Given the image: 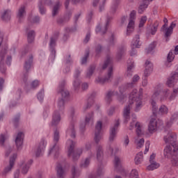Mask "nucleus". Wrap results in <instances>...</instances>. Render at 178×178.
<instances>
[{
  "mask_svg": "<svg viewBox=\"0 0 178 178\" xmlns=\"http://www.w3.org/2000/svg\"><path fill=\"white\" fill-rule=\"evenodd\" d=\"M45 147H47V141L42 140L39 143L38 146L35 149L34 154L36 158H40V156H42V154L44 150L45 149Z\"/></svg>",
  "mask_w": 178,
  "mask_h": 178,
  "instance_id": "11",
  "label": "nucleus"
},
{
  "mask_svg": "<svg viewBox=\"0 0 178 178\" xmlns=\"http://www.w3.org/2000/svg\"><path fill=\"white\" fill-rule=\"evenodd\" d=\"M156 127H158V122L155 118H151L148 126V131L151 134L156 131Z\"/></svg>",
  "mask_w": 178,
  "mask_h": 178,
  "instance_id": "23",
  "label": "nucleus"
},
{
  "mask_svg": "<svg viewBox=\"0 0 178 178\" xmlns=\"http://www.w3.org/2000/svg\"><path fill=\"white\" fill-rule=\"evenodd\" d=\"M153 70H154V65L151 61L147 60L145 63L144 76L145 77H148V76H149V74L152 73Z\"/></svg>",
  "mask_w": 178,
  "mask_h": 178,
  "instance_id": "21",
  "label": "nucleus"
},
{
  "mask_svg": "<svg viewBox=\"0 0 178 178\" xmlns=\"http://www.w3.org/2000/svg\"><path fill=\"white\" fill-rule=\"evenodd\" d=\"M35 35V33L34 32V31H30L29 32H28L27 38H28V42L29 44H31V42L34 41Z\"/></svg>",
  "mask_w": 178,
  "mask_h": 178,
  "instance_id": "47",
  "label": "nucleus"
},
{
  "mask_svg": "<svg viewBox=\"0 0 178 178\" xmlns=\"http://www.w3.org/2000/svg\"><path fill=\"white\" fill-rule=\"evenodd\" d=\"M66 136L72 137V138H76V130H74V123H71L70 127L67 129Z\"/></svg>",
  "mask_w": 178,
  "mask_h": 178,
  "instance_id": "27",
  "label": "nucleus"
},
{
  "mask_svg": "<svg viewBox=\"0 0 178 178\" xmlns=\"http://www.w3.org/2000/svg\"><path fill=\"white\" fill-rule=\"evenodd\" d=\"M178 92V88H174L173 89V92H171L170 96L168 97L169 98V101H172V99H175V98H176V94H177Z\"/></svg>",
  "mask_w": 178,
  "mask_h": 178,
  "instance_id": "59",
  "label": "nucleus"
},
{
  "mask_svg": "<svg viewBox=\"0 0 178 178\" xmlns=\"http://www.w3.org/2000/svg\"><path fill=\"white\" fill-rule=\"evenodd\" d=\"M42 3L44 5H51V0H42L40 3V5H39V9L41 15H44L45 13V10L44 8H42Z\"/></svg>",
  "mask_w": 178,
  "mask_h": 178,
  "instance_id": "38",
  "label": "nucleus"
},
{
  "mask_svg": "<svg viewBox=\"0 0 178 178\" xmlns=\"http://www.w3.org/2000/svg\"><path fill=\"white\" fill-rule=\"evenodd\" d=\"M60 2L58 1L56 5L54 6L52 11V16H56L58 15V12L59 11V8H60Z\"/></svg>",
  "mask_w": 178,
  "mask_h": 178,
  "instance_id": "48",
  "label": "nucleus"
},
{
  "mask_svg": "<svg viewBox=\"0 0 178 178\" xmlns=\"http://www.w3.org/2000/svg\"><path fill=\"white\" fill-rule=\"evenodd\" d=\"M178 80V67L175 72H172L171 76L168 79L167 86L168 87H172V86H175V83H177Z\"/></svg>",
  "mask_w": 178,
  "mask_h": 178,
  "instance_id": "17",
  "label": "nucleus"
},
{
  "mask_svg": "<svg viewBox=\"0 0 178 178\" xmlns=\"http://www.w3.org/2000/svg\"><path fill=\"white\" fill-rule=\"evenodd\" d=\"M102 129V122L98 121L95 126V141L98 143L101 141V138H102V135H101V130Z\"/></svg>",
  "mask_w": 178,
  "mask_h": 178,
  "instance_id": "14",
  "label": "nucleus"
},
{
  "mask_svg": "<svg viewBox=\"0 0 178 178\" xmlns=\"http://www.w3.org/2000/svg\"><path fill=\"white\" fill-rule=\"evenodd\" d=\"M94 104V97L90 96L88 98L86 104L83 106V112H86L87 109H90Z\"/></svg>",
  "mask_w": 178,
  "mask_h": 178,
  "instance_id": "31",
  "label": "nucleus"
},
{
  "mask_svg": "<svg viewBox=\"0 0 178 178\" xmlns=\"http://www.w3.org/2000/svg\"><path fill=\"white\" fill-rule=\"evenodd\" d=\"M60 119L61 118L59 112H58V111H54L52 116L51 126H58L60 122Z\"/></svg>",
  "mask_w": 178,
  "mask_h": 178,
  "instance_id": "24",
  "label": "nucleus"
},
{
  "mask_svg": "<svg viewBox=\"0 0 178 178\" xmlns=\"http://www.w3.org/2000/svg\"><path fill=\"white\" fill-rule=\"evenodd\" d=\"M38 86H40V81L38 80H35L31 82L30 87L31 88H37Z\"/></svg>",
  "mask_w": 178,
  "mask_h": 178,
  "instance_id": "60",
  "label": "nucleus"
},
{
  "mask_svg": "<svg viewBox=\"0 0 178 178\" xmlns=\"http://www.w3.org/2000/svg\"><path fill=\"white\" fill-rule=\"evenodd\" d=\"M158 26H159V22L156 21L150 29V34H152V35H155L156 33V31H158Z\"/></svg>",
  "mask_w": 178,
  "mask_h": 178,
  "instance_id": "43",
  "label": "nucleus"
},
{
  "mask_svg": "<svg viewBox=\"0 0 178 178\" xmlns=\"http://www.w3.org/2000/svg\"><path fill=\"white\" fill-rule=\"evenodd\" d=\"M120 124V122H119V120H115L114 125L111 127L109 141H113L115 138H116Z\"/></svg>",
  "mask_w": 178,
  "mask_h": 178,
  "instance_id": "12",
  "label": "nucleus"
},
{
  "mask_svg": "<svg viewBox=\"0 0 178 178\" xmlns=\"http://www.w3.org/2000/svg\"><path fill=\"white\" fill-rule=\"evenodd\" d=\"M94 70H95V65H92L89 67L86 72V77H88V79H90V77L92 76V74H94Z\"/></svg>",
  "mask_w": 178,
  "mask_h": 178,
  "instance_id": "54",
  "label": "nucleus"
},
{
  "mask_svg": "<svg viewBox=\"0 0 178 178\" xmlns=\"http://www.w3.org/2000/svg\"><path fill=\"white\" fill-rule=\"evenodd\" d=\"M144 138L140 137V138H137L135 140V144L136 145V148L137 149H140V148H142L143 145H144Z\"/></svg>",
  "mask_w": 178,
  "mask_h": 178,
  "instance_id": "34",
  "label": "nucleus"
},
{
  "mask_svg": "<svg viewBox=\"0 0 178 178\" xmlns=\"http://www.w3.org/2000/svg\"><path fill=\"white\" fill-rule=\"evenodd\" d=\"M90 165V159L86 158L85 161L81 164V168H87Z\"/></svg>",
  "mask_w": 178,
  "mask_h": 178,
  "instance_id": "63",
  "label": "nucleus"
},
{
  "mask_svg": "<svg viewBox=\"0 0 178 178\" xmlns=\"http://www.w3.org/2000/svg\"><path fill=\"white\" fill-rule=\"evenodd\" d=\"M7 49L5 47L2 49L0 52V72L5 73L6 72V67L5 66V55H6Z\"/></svg>",
  "mask_w": 178,
  "mask_h": 178,
  "instance_id": "15",
  "label": "nucleus"
},
{
  "mask_svg": "<svg viewBox=\"0 0 178 178\" xmlns=\"http://www.w3.org/2000/svg\"><path fill=\"white\" fill-rule=\"evenodd\" d=\"M16 158H17V154H13V156L10 158L9 165L6 167L1 172V175L2 177H6V175H8L9 172L12 171V169H13V166H15V161H16Z\"/></svg>",
  "mask_w": 178,
  "mask_h": 178,
  "instance_id": "9",
  "label": "nucleus"
},
{
  "mask_svg": "<svg viewBox=\"0 0 178 178\" xmlns=\"http://www.w3.org/2000/svg\"><path fill=\"white\" fill-rule=\"evenodd\" d=\"M143 42L140 40V35H136L135 37L134 47L135 48H140Z\"/></svg>",
  "mask_w": 178,
  "mask_h": 178,
  "instance_id": "51",
  "label": "nucleus"
},
{
  "mask_svg": "<svg viewBox=\"0 0 178 178\" xmlns=\"http://www.w3.org/2000/svg\"><path fill=\"white\" fill-rule=\"evenodd\" d=\"M31 63H33V56L31 54L29 57V59L25 61V64L24 65V69L26 71V73H24L22 76V82L24 84H29V70H30V67H31Z\"/></svg>",
  "mask_w": 178,
  "mask_h": 178,
  "instance_id": "6",
  "label": "nucleus"
},
{
  "mask_svg": "<svg viewBox=\"0 0 178 178\" xmlns=\"http://www.w3.org/2000/svg\"><path fill=\"white\" fill-rule=\"evenodd\" d=\"M56 170L57 172V177L65 178V176H66V171H65V169L62 167V164H57Z\"/></svg>",
  "mask_w": 178,
  "mask_h": 178,
  "instance_id": "26",
  "label": "nucleus"
},
{
  "mask_svg": "<svg viewBox=\"0 0 178 178\" xmlns=\"http://www.w3.org/2000/svg\"><path fill=\"white\" fill-rule=\"evenodd\" d=\"M59 151H60L59 145L55 143L51 147H50L48 156H54V158H58V156H59Z\"/></svg>",
  "mask_w": 178,
  "mask_h": 178,
  "instance_id": "20",
  "label": "nucleus"
},
{
  "mask_svg": "<svg viewBox=\"0 0 178 178\" xmlns=\"http://www.w3.org/2000/svg\"><path fill=\"white\" fill-rule=\"evenodd\" d=\"M134 127L136 137H143L144 136V124L140 122H136Z\"/></svg>",
  "mask_w": 178,
  "mask_h": 178,
  "instance_id": "19",
  "label": "nucleus"
},
{
  "mask_svg": "<svg viewBox=\"0 0 178 178\" xmlns=\"http://www.w3.org/2000/svg\"><path fill=\"white\" fill-rule=\"evenodd\" d=\"M24 16H26V8H24V6H22L18 10L17 17L20 19H23Z\"/></svg>",
  "mask_w": 178,
  "mask_h": 178,
  "instance_id": "35",
  "label": "nucleus"
},
{
  "mask_svg": "<svg viewBox=\"0 0 178 178\" xmlns=\"http://www.w3.org/2000/svg\"><path fill=\"white\" fill-rule=\"evenodd\" d=\"M161 95V101H166V99H169V97L172 95V91L169 88H163L161 91H156L152 95V99H155L156 97Z\"/></svg>",
  "mask_w": 178,
  "mask_h": 178,
  "instance_id": "7",
  "label": "nucleus"
},
{
  "mask_svg": "<svg viewBox=\"0 0 178 178\" xmlns=\"http://www.w3.org/2000/svg\"><path fill=\"white\" fill-rule=\"evenodd\" d=\"M169 112V108L165 105H161L159 109V113L161 115H168V113Z\"/></svg>",
  "mask_w": 178,
  "mask_h": 178,
  "instance_id": "44",
  "label": "nucleus"
},
{
  "mask_svg": "<svg viewBox=\"0 0 178 178\" xmlns=\"http://www.w3.org/2000/svg\"><path fill=\"white\" fill-rule=\"evenodd\" d=\"M114 171L120 173L122 176L128 178H134V169L127 171L122 166V159L118 156L114 157Z\"/></svg>",
  "mask_w": 178,
  "mask_h": 178,
  "instance_id": "3",
  "label": "nucleus"
},
{
  "mask_svg": "<svg viewBox=\"0 0 178 178\" xmlns=\"http://www.w3.org/2000/svg\"><path fill=\"white\" fill-rule=\"evenodd\" d=\"M29 169H30V163L23 164L21 167L22 175H26V173H29Z\"/></svg>",
  "mask_w": 178,
  "mask_h": 178,
  "instance_id": "39",
  "label": "nucleus"
},
{
  "mask_svg": "<svg viewBox=\"0 0 178 178\" xmlns=\"http://www.w3.org/2000/svg\"><path fill=\"white\" fill-rule=\"evenodd\" d=\"M111 20H112V17H107L106 24L104 26L101 24L98 25L96 28V33H99L101 35H104V34L106 33V30H108V26H109Z\"/></svg>",
  "mask_w": 178,
  "mask_h": 178,
  "instance_id": "16",
  "label": "nucleus"
},
{
  "mask_svg": "<svg viewBox=\"0 0 178 178\" xmlns=\"http://www.w3.org/2000/svg\"><path fill=\"white\" fill-rule=\"evenodd\" d=\"M124 48L121 47L120 49H119L118 54H117V58L118 60H120L121 58H122L123 55H124Z\"/></svg>",
  "mask_w": 178,
  "mask_h": 178,
  "instance_id": "57",
  "label": "nucleus"
},
{
  "mask_svg": "<svg viewBox=\"0 0 178 178\" xmlns=\"http://www.w3.org/2000/svg\"><path fill=\"white\" fill-rule=\"evenodd\" d=\"M156 47V43L155 42H152L147 48L145 49L146 54H151L155 47Z\"/></svg>",
  "mask_w": 178,
  "mask_h": 178,
  "instance_id": "50",
  "label": "nucleus"
},
{
  "mask_svg": "<svg viewBox=\"0 0 178 178\" xmlns=\"http://www.w3.org/2000/svg\"><path fill=\"white\" fill-rule=\"evenodd\" d=\"M58 37H59V33H55L53 36L50 38L49 43L51 54L52 56H54V58H55V54H56V51H55V47H56V41H58Z\"/></svg>",
  "mask_w": 178,
  "mask_h": 178,
  "instance_id": "10",
  "label": "nucleus"
},
{
  "mask_svg": "<svg viewBox=\"0 0 178 178\" xmlns=\"http://www.w3.org/2000/svg\"><path fill=\"white\" fill-rule=\"evenodd\" d=\"M177 136L172 131H169L168 135L164 136V141L165 144H168L164 149L165 156H170L173 155L175 152H177L178 146L176 144Z\"/></svg>",
  "mask_w": 178,
  "mask_h": 178,
  "instance_id": "1",
  "label": "nucleus"
},
{
  "mask_svg": "<svg viewBox=\"0 0 178 178\" xmlns=\"http://www.w3.org/2000/svg\"><path fill=\"white\" fill-rule=\"evenodd\" d=\"M96 151L97 161H102V158H104V150L102 149V146H97L96 148Z\"/></svg>",
  "mask_w": 178,
  "mask_h": 178,
  "instance_id": "32",
  "label": "nucleus"
},
{
  "mask_svg": "<svg viewBox=\"0 0 178 178\" xmlns=\"http://www.w3.org/2000/svg\"><path fill=\"white\" fill-rule=\"evenodd\" d=\"M23 138H24V134L22 132H19L15 138V144L18 151L22 149Z\"/></svg>",
  "mask_w": 178,
  "mask_h": 178,
  "instance_id": "22",
  "label": "nucleus"
},
{
  "mask_svg": "<svg viewBox=\"0 0 178 178\" xmlns=\"http://www.w3.org/2000/svg\"><path fill=\"white\" fill-rule=\"evenodd\" d=\"M120 92L121 95L118 96V99L119 102H120L121 104H124V102H126V95H123L121 90H120Z\"/></svg>",
  "mask_w": 178,
  "mask_h": 178,
  "instance_id": "56",
  "label": "nucleus"
},
{
  "mask_svg": "<svg viewBox=\"0 0 178 178\" xmlns=\"http://www.w3.org/2000/svg\"><path fill=\"white\" fill-rule=\"evenodd\" d=\"M11 16L12 11H10V10H5L1 15V19L2 20H4V22H8V20H10Z\"/></svg>",
  "mask_w": 178,
  "mask_h": 178,
  "instance_id": "29",
  "label": "nucleus"
},
{
  "mask_svg": "<svg viewBox=\"0 0 178 178\" xmlns=\"http://www.w3.org/2000/svg\"><path fill=\"white\" fill-rule=\"evenodd\" d=\"M134 67V61L128 60V67H127V77H131L134 74L133 69Z\"/></svg>",
  "mask_w": 178,
  "mask_h": 178,
  "instance_id": "30",
  "label": "nucleus"
},
{
  "mask_svg": "<svg viewBox=\"0 0 178 178\" xmlns=\"http://www.w3.org/2000/svg\"><path fill=\"white\" fill-rule=\"evenodd\" d=\"M88 56H90V51H87L81 59V65H86L87 63V59H88Z\"/></svg>",
  "mask_w": 178,
  "mask_h": 178,
  "instance_id": "58",
  "label": "nucleus"
},
{
  "mask_svg": "<svg viewBox=\"0 0 178 178\" xmlns=\"http://www.w3.org/2000/svg\"><path fill=\"white\" fill-rule=\"evenodd\" d=\"M105 173V170L103 167H99L96 172V174H92L89 176V178H99V176H102Z\"/></svg>",
  "mask_w": 178,
  "mask_h": 178,
  "instance_id": "28",
  "label": "nucleus"
},
{
  "mask_svg": "<svg viewBox=\"0 0 178 178\" xmlns=\"http://www.w3.org/2000/svg\"><path fill=\"white\" fill-rule=\"evenodd\" d=\"M38 99L39 101H43L44 99V90H40L38 94Z\"/></svg>",
  "mask_w": 178,
  "mask_h": 178,
  "instance_id": "64",
  "label": "nucleus"
},
{
  "mask_svg": "<svg viewBox=\"0 0 178 178\" xmlns=\"http://www.w3.org/2000/svg\"><path fill=\"white\" fill-rule=\"evenodd\" d=\"M114 3L111 6L110 13L111 15H115L116 13V10H118V5H119V1L120 0H114Z\"/></svg>",
  "mask_w": 178,
  "mask_h": 178,
  "instance_id": "42",
  "label": "nucleus"
},
{
  "mask_svg": "<svg viewBox=\"0 0 178 178\" xmlns=\"http://www.w3.org/2000/svg\"><path fill=\"white\" fill-rule=\"evenodd\" d=\"M106 67H108L107 76L105 78L97 77L95 79V83L98 84H104V83H109V81L113 79V64L111 56H106V60L102 66L103 70H105Z\"/></svg>",
  "mask_w": 178,
  "mask_h": 178,
  "instance_id": "2",
  "label": "nucleus"
},
{
  "mask_svg": "<svg viewBox=\"0 0 178 178\" xmlns=\"http://www.w3.org/2000/svg\"><path fill=\"white\" fill-rule=\"evenodd\" d=\"M57 108L58 111H63L65 109V100L60 99L57 103Z\"/></svg>",
  "mask_w": 178,
  "mask_h": 178,
  "instance_id": "53",
  "label": "nucleus"
},
{
  "mask_svg": "<svg viewBox=\"0 0 178 178\" xmlns=\"http://www.w3.org/2000/svg\"><path fill=\"white\" fill-rule=\"evenodd\" d=\"M86 126H92L94 124V112L91 111L86 114L85 117Z\"/></svg>",
  "mask_w": 178,
  "mask_h": 178,
  "instance_id": "25",
  "label": "nucleus"
},
{
  "mask_svg": "<svg viewBox=\"0 0 178 178\" xmlns=\"http://www.w3.org/2000/svg\"><path fill=\"white\" fill-rule=\"evenodd\" d=\"M134 104V92L132 91L129 94V104L124 107L123 111V118L125 122H129L130 120V113L131 112V109H133V106Z\"/></svg>",
  "mask_w": 178,
  "mask_h": 178,
  "instance_id": "5",
  "label": "nucleus"
},
{
  "mask_svg": "<svg viewBox=\"0 0 178 178\" xmlns=\"http://www.w3.org/2000/svg\"><path fill=\"white\" fill-rule=\"evenodd\" d=\"M73 87H74L75 90H79V88L80 87V81H79V79H75L74 81Z\"/></svg>",
  "mask_w": 178,
  "mask_h": 178,
  "instance_id": "62",
  "label": "nucleus"
},
{
  "mask_svg": "<svg viewBox=\"0 0 178 178\" xmlns=\"http://www.w3.org/2000/svg\"><path fill=\"white\" fill-rule=\"evenodd\" d=\"M117 94L118 92L108 91L106 95V101L107 104H111V102H112V97H113V95H117Z\"/></svg>",
  "mask_w": 178,
  "mask_h": 178,
  "instance_id": "36",
  "label": "nucleus"
},
{
  "mask_svg": "<svg viewBox=\"0 0 178 178\" xmlns=\"http://www.w3.org/2000/svg\"><path fill=\"white\" fill-rule=\"evenodd\" d=\"M108 44L110 46H113L115 44H116V38H115L114 35H111Z\"/></svg>",
  "mask_w": 178,
  "mask_h": 178,
  "instance_id": "61",
  "label": "nucleus"
},
{
  "mask_svg": "<svg viewBox=\"0 0 178 178\" xmlns=\"http://www.w3.org/2000/svg\"><path fill=\"white\" fill-rule=\"evenodd\" d=\"M175 27H176V24L173 22L171 23L170 27L165 29V37H170V35H172V33H173V29H175Z\"/></svg>",
  "mask_w": 178,
  "mask_h": 178,
  "instance_id": "33",
  "label": "nucleus"
},
{
  "mask_svg": "<svg viewBox=\"0 0 178 178\" xmlns=\"http://www.w3.org/2000/svg\"><path fill=\"white\" fill-rule=\"evenodd\" d=\"M147 20H148V18L147 17V16H142L139 20V24H138V27L139 29H143V27H144L145 23H147Z\"/></svg>",
  "mask_w": 178,
  "mask_h": 178,
  "instance_id": "46",
  "label": "nucleus"
},
{
  "mask_svg": "<svg viewBox=\"0 0 178 178\" xmlns=\"http://www.w3.org/2000/svg\"><path fill=\"white\" fill-rule=\"evenodd\" d=\"M59 138H60V136L59 134V131L58 129H56L54 131V137H53V141L54 144H58L59 141Z\"/></svg>",
  "mask_w": 178,
  "mask_h": 178,
  "instance_id": "49",
  "label": "nucleus"
},
{
  "mask_svg": "<svg viewBox=\"0 0 178 178\" xmlns=\"http://www.w3.org/2000/svg\"><path fill=\"white\" fill-rule=\"evenodd\" d=\"M65 84L66 82L63 81L57 89V92L60 94L63 98H67L69 97V91L65 88Z\"/></svg>",
  "mask_w": 178,
  "mask_h": 178,
  "instance_id": "18",
  "label": "nucleus"
},
{
  "mask_svg": "<svg viewBox=\"0 0 178 178\" xmlns=\"http://www.w3.org/2000/svg\"><path fill=\"white\" fill-rule=\"evenodd\" d=\"M143 159H144V154H143V152H140L138 154H137L135 158L136 165H140V163L143 162Z\"/></svg>",
  "mask_w": 178,
  "mask_h": 178,
  "instance_id": "37",
  "label": "nucleus"
},
{
  "mask_svg": "<svg viewBox=\"0 0 178 178\" xmlns=\"http://www.w3.org/2000/svg\"><path fill=\"white\" fill-rule=\"evenodd\" d=\"M148 8V2L143 1L142 4L140 5L138 8V13L140 15H143L144 13V11Z\"/></svg>",
  "mask_w": 178,
  "mask_h": 178,
  "instance_id": "40",
  "label": "nucleus"
},
{
  "mask_svg": "<svg viewBox=\"0 0 178 178\" xmlns=\"http://www.w3.org/2000/svg\"><path fill=\"white\" fill-rule=\"evenodd\" d=\"M134 31V10H132L129 15V23L127 28V35H130Z\"/></svg>",
  "mask_w": 178,
  "mask_h": 178,
  "instance_id": "13",
  "label": "nucleus"
},
{
  "mask_svg": "<svg viewBox=\"0 0 178 178\" xmlns=\"http://www.w3.org/2000/svg\"><path fill=\"white\" fill-rule=\"evenodd\" d=\"M135 105H136V108H135V112H138L140 109H141V107L143 106V88H140L138 92L137 93L136 92L135 89Z\"/></svg>",
  "mask_w": 178,
  "mask_h": 178,
  "instance_id": "8",
  "label": "nucleus"
},
{
  "mask_svg": "<svg viewBox=\"0 0 178 178\" xmlns=\"http://www.w3.org/2000/svg\"><path fill=\"white\" fill-rule=\"evenodd\" d=\"M167 156V158H170V156H172V159H171V163L173 165V166H178V157L177 156H176V152L173 154H171L170 156Z\"/></svg>",
  "mask_w": 178,
  "mask_h": 178,
  "instance_id": "41",
  "label": "nucleus"
},
{
  "mask_svg": "<svg viewBox=\"0 0 178 178\" xmlns=\"http://www.w3.org/2000/svg\"><path fill=\"white\" fill-rule=\"evenodd\" d=\"M161 166L157 162L150 163V165L147 167V170H155V169H158Z\"/></svg>",
  "mask_w": 178,
  "mask_h": 178,
  "instance_id": "45",
  "label": "nucleus"
},
{
  "mask_svg": "<svg viewBox=\"0 0 178 178\" xmlns=\"http://www.w3.org/2000/svg\"><path fill=\"white\" fill-rule=\"evenodd\" d=\"M80 176V171L76 169V167H73L72 169V178H77Z\"/></svg>",
  "mask_w": 178,
  "mask_h": 178,
  "instance_id": "55",
  "label": "nucleus"
},
{
  "mask_svg": "<svg viewBox=\"0 0 178 178\" xmlns=\"http://www.w3.org/2000/svg\"><path fill=\"white\" fill-rule=\"evenodd\" d=\"M74 145H76V143L73 140H68L67 141V148L68 149L67 156L74 161H77V159L80 158V155L83 154V149L79 148L74 150Z\"/></svg>",
  "mask_w": 178,
  "mask_h": 178,
  "instance_id": "4",
  "label": "nucleus"
},
{
  "mask_svg": "<svg viewBox=\"0 0 178 178\" xmlns=\"http://www.w3.org/2000/svg\"><path fill=\"white\" fill-rule=\"evenodd\" d=\"M175 59V54L173 51H170L167 56V63H165L166 66L168 67V63H170Z\"/></svg>",
  "mask_w": 178,
  "mask_h": 178,
  "instance_id": "52",
  "label": "nucleus"
}]
</instances>
